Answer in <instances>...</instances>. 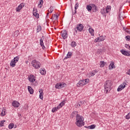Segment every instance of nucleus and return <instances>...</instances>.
Here are the masks:
<instances>
[{
    "instance_id": "obj_1",
    "label": "nucleus",
    "mask_w": 130,
    "mask_h": 130,
    "mask_svg": "<svg viewBox=\"0 0 130 130\" xmlns=\"http://www.w3.org/2000/svg\"><path fill=\"white\" fill-rule=\"evenodd\" d=\"M84 118L83 116L80 115V114H77L76 116V121L75 124L78 127H82L83 125H85V122H84Z\"/></svg>"
},
{
    "instance_id": "obj_2",
    "label": "nucleus",
    "mask_w": 130,
    "mask_h": 130,
    "mask_svg": "<svg viewBox=\"0 0 130 130\" xmlns=\"http://www.w3.org/2000/svg\"><path fill=\"white\" fill-rule=\"evenodd\" d=\"M112 89V82L110 80H107L104 84V91L106 94L109 93Z\"/></svg>"
},
{
    "instance_id": "obj_3",
    "label": "nucleus",
    "mask_w": 130,
    "mask_h": 130,
    "mask_svg": "<svg viewBox=\"0 0 130 130\" xmlns=\"http://www.w3.org/2000/svg\"><path fill=\"white\" fill-rule=\"evenodd\" d=\"M31 64L34 68V69H36V70H39L40 69V67L41 66V64H40V62L39 61H37L36 60H33L31 61Z\"/></svg>"
},
{
    "instance_id": "obj_4",
    "label": "nucleus",
    "mask_w": 130,
    "mask_h": 130,
    "mask_svg": "<svg viewBox=\"0 0 130 130\" xmlns=\"http://www.w3.org/2000/svg\"><path fill=\"white\" fill-rule=\"evenodd\" d=\"M90 82V79H85V80H80L79 83L77 84V87H82L85 86V85L88 84V82Z\"/></svg>"
},
{
    "instance_id": "obj_5",
    "label": "nucleus",
    "mask_w": 130,
    "mask_h": 130,
    "mask_svg": "<svg viewBox=\"0 0 130 130\" xmlns=\"http://www.w3.org/2000/svg\"><path fill=\"white\" fill-rule=\"evenodd\" d=\"M61 36L62 37L63 39L65 40L67 39L69 36V34H68V31L67 30L63 29L61 31Z\"/></svg>"
},
{
    "instance_id": "obj_6",
    "label": "nucleus",
    "mask_w": 130,
    "mask_h": 130,
    "mask_svg": "<svg viewBox=\"0 0 130 130\" xmlns=\"http://www.w3.org/2000/svg\"><path fill=\"white\" fill-rule=\"evenodd\" d=\"M66 85L67 84H65L64 82L59 83H57L55 85V87L56 89H62V88H64V86Z\"/></svg>"
},
{
    "instance_id": "obj_7",
    "label": "nucleus",
    "mask_w": 130,
    "mask_h": 130,
    "mask_svg": "<svg viewBox=\"0 0 130 130\" xmlns=\"http://www.w3.org/2000/svg\"><path fill=\"white\" fill-rule=\"evenodd\" d=\"M28 79L31 83H35L36 81V77H35V76L33 75H30L29 77H28Z\"/></svg>"
},
{
    "instance_id": "obj_8",
    "label": "nucleus",
    "mask_w": 130,
    "mask_h": 130,
    "mask_svg": "<svg viewBox=\"0 0 130 130\" xmlns=\"http://www.w3.org/2000/svg\"><path fill=\"white\" fill-rule=\"evenodd\" d=\"M76 29L77 31H79V32H82V31L84 30V25H83V24L81 23H79L77 25Z\"/></svg>"
},
{
    "instance_id": "obj_9",
    "label": "nucleus",
    "mask_w": 130,
    "mask_h": 130,
    "mask_svg": "<svg viewBox=\"0 0 130 130\" xmlns=\"http://www.w3.org/2000/svg\"><path fill=\"white\" fill-rule=\"evenodd\" d=\"M44 39V36H42L40 39V45L41 46L42 49H45V46H44V43L43 40Z\"/></svg>"
},
{
    "instance_id": "obj_10",
    "label": "nucleus",
    "mask_w": 130,
    "mask_h": 130,
    "mask_svg": "<svg viewBox=\"0 0 130 130\" xmlns=\"http://www.w3.org/2000/svg\"><path fill=\"white\" fill-rule=\"evenodd\" d=\"M38 11L37 10V9H36V8H34L32 14L34 16L36 17V18H37V19H39V14L38 13Z\"/></svg>"
},
{
    "instance_id": "obj_11",
    "label": "nucleus",
    "mask_w": 130,
    "mask_h": 130,
    "mask_svg": "<svg viewBox=\"0 0 130 130\" xmlns=\"http://www.w3.org/2000/svg\"><path fill=\"white\" fill-rule=\"evenodd\" d=\"M12 105L15 108H18V107H19V106H20V103H19V102H18L17 101H14L12 102Z\"/></svg>"
},
{
    "instance_id": "obj_12",
    "label": "nucleus",
    "mask_w": 130,
    "mask_h": 130,
    "mask_svg": "<svg viewBox=\"0 0 130 130\" xmlns=\"http://www.w3.org/2000/svg\"><path fill=\"white\" fill-rule=\"evenodd\" d=\"M90 5L92 7V11L93 13H96V12L98 11V7L97 5L94 4H91Z\"/></svg>"
},
{
    "instance_id": "obj_13",
    "label": "nucleus",
    "mask_w": 130,
    "mask_h": 130,
    "mask_svg": "<svg viewBox=\"0 0 130 130\" xmlns=\"http://www.w3.org/2000/svg\"><path fill=\"white\" fill-rule=\"evenodd\" d=\"M120 52L122 53V54H123V55H125V56H130V54L128 53V52L124 50H121Z\"/></svg>"
},
{
    "instance_id": "obj_14",
    "label": "nucleus",
    "mask_w": 130,
    "mask_h": 130,
    "mask_svg": "<svg viewBox=\"0 0 130 130\" xmlns=\"http://www.w3.org/2000/svg\"><path fill=\"white\" fill-rule=\"evenodd\" d=\"M79 114V112L78 111H74L71 114V118H74L76 115H78Z\"/></svg>"
},
{
    "instance_id": "obj_15",
    "label": "nucleus",
    "mask_w": 130,
    "mask_h": 130,
    "mask_svg": "<svg viewBox=\"0 0 130 130\" xmlns=\"http://www.w3.org/2000/svg\"><path fill=\"white\" fill-rule=\"evenodd\" d=\"M73 56V53L72 52H68L67 54V56L64 57V59H68V58H71Z\"/></svg>"
},
{
    "instance_id": "obj_16",
    "label": "nucleus",
    "mask_w": 130,
    "mask_h": 130,
    "mask_svg": "<svg viewBox=\"0 0 130 130\" xmlns=\"http://www.w3.org/2000/svg\"><path fill=\"white\" fill-rule=\"evenodd\" d=\"M97 73H98V71H97V70H94L90 72L89 75L90 77H94V76H95V75H96Z\"/></svg>"
},
{
    "instance_id": "obj_17",
    "label": "nucleus",
    "mask_w": 130,
    "mask_h": 130,
    "mask_svg": "<svg viewBox=\"0 0 130 130\" xmlns=\"http://www.w3.org/2000/svg\"><path fill=\"white\" fill-rule=\"evenodd\" d=\"M27 90H28V92H29V94H33V93H34V90L30 86H28L27 87Z\"/></svg>"
},
{
    "instance_id": "obj_18",
    "label": "nucleus",
    "mask_w": 130,
    "mask_h": 130,
    "mask_svg": "<svg viewBox=\"0 0 130 130\" xmlns=\"http://www.w3.org/2000/svg\"><path fill=\"white\" fill-rule=\"evenodd\" d=\"M105 37H106V36H101L99 37H98V38H99V42L104 41V40H105Z\"/></svg>"
},
{
    "instance_id": "obj_19",
    "label": "nucleus",
    "mask_w": 130,
    "mask_h": 130,
    "mask_svg": "<svg viewBox=\"0 0 130 130\" xmlns=\"http://www.w3.org/2000/svg\"><path fill=\"white\" fill-rule=\"evenodd\" d=\"M16 63H17V62L15 61H13L12 59L11 60L10 66L11 67V68H15V67H16Z\"/></svg>"
},
{
    "instance_id": "obj_20",
    "label": "nucleus",
    "mask_w": 130,
    "mask_h": 130,
    "mask_svg": "<svg viewBox=\"0 0 130 130\" xmlns=\"http://www.w3.org/2000/svg\"><path fill=\"white\" fill-rule=\"evenodd\" d=\"M100 13L102 14V16H106V10L105 8H103L101 9Z\"/></svg>"
},
{
    "instance_id": "obj_21",
    "label": "nucleus",
    "mask_w": 130,
    "mask_h": 130,
    "mask_svg": "<svg viewBox=\"0 0 130 130\" xmlns=\"http://www.w3.org/2000/svg\"><path fill=\"white\" fill-rule=\"evenodd\" d=\"M39 92H40L39 98L40 99H41V100H43V95H44L43 90L41 89L40 91H39Z\"/></svg>"
},
{
    "instance_id": "obj_22",
    "label": "nucleus",
    "mask_w": 130,
    "mask_h": 130,
    "mask_svg": "<svg viewBox=\"0 0 130 130\" xmlns=\"http://www.w3.org/2000/svg\"><path fill=\"white\" fill-rule=\"evenodd\" d=\"M40 74H41L43 75H46V71L44 68H41L40 70Z\"/></svg>"
},
{
    "instance_id": "obj_23",
    "label": "nucleus",
    "mask_w": 130,
    "mask_h": 130,
    "mask_svg": "<svg viewBox=\"0 0 130 130\" xmlns=\"http://www.w3.org/2000/svg\"><path fill=\"white\" fill-rule=\"evenodd\" d=\"M65 104H66V101H63L57 106L59 108V109H60V108H61V107H62L63 106H64Z\"/></svg>"
},
{
    "instance_id": "obj_24",
    "label": "nucleus",
    "mask_w": 130,
    "mask_h": 130,
    "mask_svg": "<svg viewBox=\"0 0 130 130\" xmlns=\"http://www.w3.org/2000/svg\"><path fill=\"white\" fill-rule=\"evenodd\" d=\"M92 6L91 5V4L86 6V10L88 12H91L92 11Z\"/></svg>"
},
{
    "instance_id": "obj_25",
    "label": "nucleus",
    "mask_w": 130,
    "mask_h": 130,
    "mask_svg": "<svg viewBox=\"0 0 130 130\" xmlns=\"http://www.w3.org/2000/svg\"><path fill=\"white\" fill-rule=\"evenodd\" d=\"M79 8V3L76 2V4L75 5V12L74 14H77V10Z\"/></svg>"
},
{
    "instance_id": "obj_26",
    "label": "nucleus",
    "mask_w": 130,
    "mask_h": 130,
    "mask_svg": "<svg viewBox=\"0 0 130 130\" xmlns=\"http://www.w3.org/2000/svg\"><path fill=\"white\" fill-rule=\"evenodd\" d=\"M88 31L90 34V35H91V36H94V29L91 27H90L88 29Z\"/></svg>"
},
{
    "instance_id": "obj_27",
    "label": "nucleus",
    "mask_w": 130,
    "mask_h": 130,
    "mask_svg": "<svg viewBox=\"0 0 130 130\" xmlns=\"http://www.w3.org/2000/svg\"><path fill=\"white\" fill-rule=\"evenodd\" d=\"M106 63V62H105L104 61H100V68H104Z\"/></svg>"
},
{
    "instance_id": "obj_28",
    "label": "nucleus",
    "mask_w": 130,
    "mask_h": 130,
    "mask_svg": "<svg viewBox=\"0 0 130 130\" xmlns=\"http://www.w3.org/2000/svg\"><path fill=\"white\" fill-rule=\"evenodd\" d=\"M6 115V108H3L2 113L1 114V116H5Z\"/></svg>"
},
{
    "instance_id": "obj_29",
    "label": "nucleus",
    "mask_w": 130,
    "mask_h": 130,
    "mask_svg": "<svg viewBox=\"0 0 130 130\" xmlns=\"http://www.w3.org/2000/svg\"><path fill=\"white\" fill-rule=\"evenodd\" d=\"M114 68H115V67L114 66V62H112L110 64L109 66V70H112V69H114Z\"/></svg>"
},
{
    "instance_id": "obj_30",
    "label": "nucleus",
    "mask_w": 130,
    "mask_h": 130,
    "mask_svg": "<svg viewBox=\"0 0 130 130\" xmlns=\"http://www.w3.org/2000/svg\"><path fill=\"white\" fill-rule=\"evenodd\" d=\"M59 110V108L58 106L56 107H54L52 109V112H53V113H54V112L57 111V110Z\"/></svg>"
},
{
    "instance_id": "obj_31",
    "label": "nucleus",
    "mask_w": 130,
    "mask_h": 130,
    "mask_svg": "<svg viewBox=\"0 0 130 130\" xmlns=\"http://www.w3.org/2000/svg\"><path fill=\"white\" fill-rule=\"evenodd\" d=\"M71 45L72 47H76V46H77V43L73 41L71 42Z\"/></svg>"
},
{
    "instance_id": "obj_32",
    "label": "nucleus",
    "mask_w": 130,
    "mask_h": 130,
    "mask_svg": "<svg viewBox=\"0 0 130 130\" xmlns=\"http://www.w3.org/2000/svg\"><path fill=\"white\" fill-rule=\"evenodd\" d=\"M19 59H20V57L19 56H17L15 57L12 60L16 62H18L19 61Z\"/></svg>"
},
{
    "instance_id": "obj_33",
    "label": "nucleus",
    "mask_w": 130,
    "mask_h": 130,
    "mask_svg": "<svg viewBox=\"0 0 130 130\" xmlns=\"http://www.w3.org/2000/svg\"><path fill=\"white\" fill-rule=\"evenodd\" d=\"M123 14H124V12H120V9H119V18H123Z\"/></svg>"
},
{
    "instance_id": "obj_34",
    "label": "nucleus",
    "mask_w": 130,
    "mask_h": 130,
    "mask_svg": "<svg viewBox=\"0 0 130 130\" xmlns=\"http://www.w3.org/2000/svg\"><path fill=\"white\" fill-rule=\"evenodd\" d=\"M111 9V7L110 6H107V8H105L107 14H108V13H109V11L108 10H110Z\"/></svg>"
},
{
    "instance_id": "obj_35",
    "label": "nucleus",
    "mask_w": 130,
    "mask_h": 130,
    "mask_svg": "<svg viewBox=\"0 0 130 130\" xmlns=\"http://www.w3.org/2000/svg\"><path fill=\"white\" fill-rule=\"evenodd\" d=\"M96 127V125L92 124L90 126H88L87 128H89V129H94Z\"/></svg>"
},
{
    "instance_id": "obj_36",
    "label": "nucleus",
    "mask_w": 130,
    "mask_h": 130,
    "mask_svg": "<svg viewBox=\"0 0 130 130\" xmlns=\"http://www.w3.org/2000/svg\"><path fill=\"white\" fill-rule=\"evenodd\" d=\"M16 11L17 12H20V11H21V10H22V8L19 6V5L18 6V7H17L16 8Z\"/></svg>"
},
{
    "instance_id": "obj_37",
    "label": "nucleus",
    "mask_w": 130,
    "mask_h": 130,
    "mask_svg": "<svg viewBox=\"0 0 130 130\" xmlns=\"http://www.w3.org/2000/svg\"><path fill=\"white\" fill-rule=\"evenodd\" d=\"M39 6L40 8H42V6H43V0H40V3L39 4Z\"/></svg>"
},
{
    "instance_id": "obj_38",
    "label": "nucleus",
    "mask_w": 130,
    "mask_h": 130,
    "mask_svg": "<svg viewBox=\"0 0 130 130\" xmlns=\"http://www.w3.org/2000/svg\"><path fill=\"white\" fill-rule=\"evenodd\" d=\"M41 31V26L40 25H39L37 26V32L38 33L39 32H40Z\"/></svg>"
},
{
    "instance_id": "obj_39",
    "label": "nucleus",
    "mask_w": 130,
    "mask_h": 130,
    "mask_svg": "<svg viewBox=\"0 0 130 130\" xmlns=\"http://www.w3.org/2000/svg\"><path fill=\"white\" fill-rule=\"evenodd\" d=\"M8 127L9 129H12L14 127V123H10Z\"/></svg>"
},
{
    "instance_id": "obj_40",
    "label": "nucleus",
    "mask_w": 130,
    "mask_h": 130,
    "mask_svg": "<svg viewBox=\"0 0 130 130\" xmlns=\"http://www.w3.org/2000/svg\"><path fill=\"white\" fill-rule=\"evenodd\" d=\"M123 29L124 31H125V32H126L127 33H129V34H130V30H128V28L123 27Z\"/></svg>"
},
{
    "instance_id": "obj_41",
    "label": "nucleus",
    "mask_w": 130,
    "mask_h": 130,
    "mask_svg": "<svg viewBox=\"0 0 130 130\" xmlns=\"http://www.w3.org/2000/svg\"><path fill=\"white\" fill-rule=\"evenodd\" d=\"M54 10H53V7H51L49 8V10H48V12H49V13H52V12H53Z\"/></svg>"
},
{
    "instance_id": "obj_42",
    "label": "nucleus",
    "mask_w": 130,
    "mask_h": 130,
    "mask_svg": "<svg viewBox=\"0 0 130 130\" xmlns=\"http://www.w3.org/2000/svg\"><path fill=\"white\" fill-rule=\"evenodd\" d=\"M6 122V120H3L0 121V125L1 126H4V124Z\"/></svg>"
},
{
    "instance_id": "obj_43",
    "label": "nucleus",
    "mask_w": 130,
    "mask_h": 130,
    "mask_svg": "<svg viewBox=\"0 0 130 130\" xmlns=\"http://www.w3.org/2000/svg\"><path fill=\"white\" fill-rule=\"evenodd\" d=\"M20 34L19 30H17L16 31H15L14 32V35L15 36L18 37V35Z\"/></svg>"
},
{
    "instance_id": "obj_44",
    "label": "nucleus",
    "mask_w": 130,
    "mask_h": 130,
    "mask_svg": "<svg viewBox=\"0 0 130 130\" xmlns=\"http://www.w3.org/2000/svg\"><path fill=\"white\" fill-rule=\"evenodd\" d=\"M126 85H127V84L125 83V82H123L121 85H120V86H121L122 87V88L124 89Z\"/></svg>"
},
{
    "instance_id": "obj_45",
    "label": "nucleus",
    "mask_w": 130,
    "mask_h": 130,
    "mask_svg": "<svg viewBox=\"0 0 130 130\" xmlns=\"http://www.w3.org/2000/svg\"><path fill=\"white\" fill-rule=\"evenodd\" d=\"M25 5H26L25 3H22L19 5V7L23 9L24 7H25Z\"/></svg>"
},
{
    "instance_id": "obj_46",
    "label": "nucleus",
    "mask_w": 130,
    "mask_h": 130,
    "mask_svg": "<svg viewBox=\"0 0 130 130\" xmlns=\"http://www.w3.org/2000/svg\"><path fill=\"white\" fill-rule=\"evenodd\" d=\"M121 90H123V88L121 87V85H119L117 88V91L118 92H120V91H121Z\"/></svg>"
},
{
    "instance_id": "obj_47",
    "label": "nucleus",
    "mask_w": 130,
    "mask_h": 130,
    "mask_svg": "<svg viewBox=\"0 0 130 130\" xmlns=\"http://www.w3.org/2000/svg\"><path fill=\"white\" fill-rule=\"evenodd\" d=\"M126 119H130V113H128L126 116H125Z\"/></svg>"
},
{
    "instance_id": "obj_48",
    "label": "nucleus",
    "mask_w": 130,
    "mask_h": 130,
    "mask_svg": "<svg viewBox=\"0 0 130 130\" xmlns=\"http://www.w3.org/2000/svg\"><path fill=\"white\" fill-rule=\"evenodd\" d=\"M125 48H127V49H128L129 50H130V46L129 44H125Z\"/></svg>"
},
{
    "instance_id": "obj_49",
    "label": "nucleus",
    "mask_w": 130,
    "mask_h": 130,
    "mask_svg": "<svg viewBox=\"0 0 130 130\" xmlns=\"http://www.w3.org/2000/svg\"><path fill=\"white\" fill-rule=\"evenodd\" d=\"M125 39H126V41H129V40H130V36H126L125 37Z\"/></svg>"
},
{
    "instance_id": "obj_50",
    "label": "nucleus",
    "mask_w": 130,
    "mask_h": 130,
    "mask_svg": "<svg viewBox=\"0 0 130 130\" xmlns=\"http://www.w3.org/2000/svg\"><path fill=\"white\" fill-rule=\"evenodd\" d=\"M75 32H74V35H76L78 33V29L77 30V28H74Z\"/></svg>"
},
{
    "instance_id": "obj_51",
    "label": "nucleus",
    "mask_w": 130,
    "mask_h": 130,
    "mask_svg": "<svg viewBox=\"0 0 130 130\" xmlns=\"http://www.w3.org/2000/svg\"><path fill=\"white\" fill-rule=\"evenodd\" d=\"M84 103H83L82 102H80V103H79L78 104H77V106H79L81 107V105H82V104H83Z\"/></svg>"
},
{
    "instance_id": "obj_52",
    "label": "nucleus",
    "mask_w": 130,
    "mask_h": 130,
    "mask_svg": "<svg viewBox=\"0 0 130 130\" xmlns=\"http://www.w3.org/2000/svg\"><path fill=\"white\" fill-rule=\"evenodd\" d=\"M53 17L54 18H56V20H57V19H58V15H57L54 14Z\"/></svg>"
},
{
    "instance_id": "obj_53",
    "label": "nucleus",
    "mask_w": 130,
    "mask_h": 130,
    "mask_svg": "<svg viewBox=\"0 0 130 130\" xmlns=\"http://www.w3.org/2000/svg\"><path fill=\"white\" fill-rule=\"evenodd\" d=\"M94 42L97 43V42H99V39L98 38L94 40Z\"/></svg>"
},
{
    "instance_id": "obj_54",
    "label": "nucleus",
    "mask_w": 130,
    "mask_h": 130,
    "mask_svg": "<svg viewBox=\"0 0 130 130\" xmlns=\"http://www.w3.org/2000/svg\"><path fill=\"white\" fill-rule=\"evenodd\" d=\"M126 75H129V76H130V69L126 72Z\"/></svg>"
},
{
    "instance_id": "obj_55",
    "label": "nucleus",
    "mask_w": 130,
    "mask_h": 130,
    "mask_svg": "<svg viewBox=\"0 0 130 130\" xmlns=\"http://www.w3.org/2000/svg\"><path fill=\"white\" fill-rule=\"evenodd\" d=\"M38 83L37 82H35V83H34V86H38Z\"/></svg>"
},
{
    "instance_id": "obj_56",
    "label": "nucleus",
    "mask_w": 130,
    "mask_h": 130,
    "mask_svg": "<svg viewBox=\"0 0 130 130\" xmlns=\"http://www.w3.org/2000/svg\"><path fill=\"white\" fill-rule=\"evenodd\" d=\"M102 52V51L100 49L98 50V51H97L98 53H101Z\"/></svg>"
},
{
    "instance_id": "obj_57",
    "label": "nucleus",
    "mask_w": 130,
    "mask_h": 130,
    "mask_svg": "<svg viewBox=\"0 0 130 130\" xmlns=\"http://www.w3.org/2000/svg\"><path fill=\"white\" fill-rule=\"evenodd\" d=\"M48 15H49V13H48L46 15V18H48Z\"/></svg>"
},
{
    "instance_id": "obj_58",
    "label": "nucleus",
    "mask_w": 130,
    "mask_h": 130,
    "mask_svg": "<svg viewBox=\"0 0 130 130\" xmlns=\"http://www.w3.org/2000/svg\"><path fill=\"white\" fill-rule=\"evenodd\" d=\"M28 62H29V61H28V60L25 61V63L26 64H28Z\"/></svg>"
},
{
    "instance_id": "obj_59",
    "label": "nucleus",
    "mask_w": 130,
    "mask_h": 130,
    "mask_svg": "<svg viewBox=\"0 0 130 130\" xmlns=\"http://www.w3.org/2000/svg\"><path fill=\"white\" fill-rule=\"evenodd\" d=\"M84 127H85V128H88V126H85Z\"/></svg>"
},
{
    "instance_id": "obj_60",
    "label": "nucleus",
    "mask_w": 130,
    "mask_h": 130,
    "mask_svg": "<svg viewBox=\"0 0 130 130\" xmlns=\"http://www.w3.org/2000/svg\"><path fill=\"white\" fill-rule=\"evenodd\" d=\"M21 114H19L18 115L19 117H20L21 116Z\"/></svg>"
},
{
    "instance_id": "obj_61",
    "label": "nucleus",
    "mask_w": 130,
    "mask_h": 130,
    "mask_svg": "<svg viewBox=\"0 0 130 130\" xmlns=\"http://www.w3.org/2000/svg\"><path fill=\"white\" fill-rule=\"evenodd\" d=\"M127 2H128V3H130V0H127Z\"/></svg>"
},
{
    "instance_id": "obj_62",
    "label": "nucleus",
    "mask_w": 130,
    "mask_h": 130,
    "mask_svg": "<svg viewBox=\"0 0 130 130\" xmlns=\"http://www.w3.org/2000/svg\"><path fill=\"white\" fill-rule=\"evenodd\" d=\"M1 91H0V96H1Z\"/></svg>"
},
{
    "instance_id": "obj_63",
    "label": "nucleus",
    "mask_w": 130,
    "mask_h": 130,
    "mask_svg": "<svg viewBox=\"0 0 130 130\" xmlns=\"http://www.w3.org/2000/svg\"><path fill=\"white\" fill-rule=\"evenodd\" d=\"M2 126L1 125H0V127Z\"/></svg>"
},
{
    "instance_id": "obj_64",
    "label": "nucleus",
    "mask_w": 130,
    "mask_h": 130,
    "mask_svg": "<svg viewBox=\"0 0 130 130\" xmlns=\"http://www.w3.org/2000/svg\"><path fill=\"white\" fill-rule=\"evenodd\" d=\"M76 1H78V0H76Z\"/></svg>"
}]
</instances>
